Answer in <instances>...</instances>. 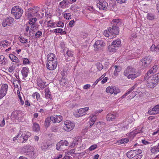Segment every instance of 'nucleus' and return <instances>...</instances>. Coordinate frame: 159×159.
<instances>
[{"mask_svg": "<svg viewBox=\"0 0 159 159\" xmlns=\"http://www.w3.org/2000/svg\"><path fill=\"white\" fill-rule=\"evenodd\" d=\"M113 25L112 28L110 27L107 30L104 31V35L106 37H109L110 39L114 38L116 35H118L119 32V26L121 24L120 20L114 19L111 23Z\"/></svg>", "mask_w": 159, "mask_h": 159, "instance_id": "obj_1", "label": "nucleus"}, {"mask_svg": "<svg viewBox=\"0 0 159 159\" xmlns=\"http://www.w3.org/2000/svg\"><path fill=\"white\" fill-rule=\"evenodd\" d=\"M31 134L29 132L24 131L23 132L20 129L18 134L13 138V140L15 141L17 140L18 142L19 143H23L26 142L28 138L30 136Z\"/></svg>", "mask_w": 159, "mask_h": 159, "instance_id": "obj_2", "label": "nucleus"}, {"mask_svg": "<svg viewBox=\"0 0 159 159\" xmlns=\"http://www.w3.org/2000/svg\"><path fill=\"white\" fill-rule=\"evenodd\" d=\"M23 12V9L17 6L13 7L11 10V13L16 19H19Z\"/></svg>", "mask_w": 159, "mask_h": 159, "instance_id": "obj_3", "label": "nucleus"}, {"mask_svg": "<svg viewBox=\"0 0 159 159\" xmlns=\"http://www.w3.org/2000/svg\"><path fill=\"white\" fill-rule=\"evenodd\" d=\"M144 80L146 82V85L149 88H153L157 85L156 82L151 77V75H146L144 77Z\"/></svg>", "mask_w": 159, "mask_h": 159, "instance_id": "obj_4", "label": "nucleus"}, {"mask_svg": "<svg viewBox=\"0 0 159 159\" xmlns=\"http://www.w3.org/2000/svg\"><path fill=\"white\" fill-rule=\"evenodd\" d=\"M39 8L38 7H34L33 8H30L26 12V15L28 17H31L33 16L37 17L39 10Z\"/></svg>", "mask_w": 159, "mask_h": 159, "instance_id": "obj_5", "label": "nucleus"}, {"mask_svg": "<svg viewBox=\"0 0 159 159\" xmlns=\"http://www.w3.org/2000/svg\"><path fill=\"white\" fill-rule=\"evenodd\" d=\"M64 125L63 126V129L67 131H71L75 127L74 123L69 120H66L64 121Z\"/></svg>", "mask_w": 159, "mask_h": 159, "instance_id": "obj_6", "label": "nucleus"}, {"mask_svg": "<svg viewBox=\"0 0 159 159\" xmlns=\"http://www.w3.org/2000/svg\"><path fill=\"white\" fill-rule=\"evenodd\" d=\"M152 57L150 56H148L143 58L141 61L140 64L143 68L147 66L151 62Z\"/></svg>", "mask_w": 159, "mask_h": 159, "instance_id": "obj_7", "label": "nucleus"}, {"mask_svg": "<svg viewBox=\"0 0 159 159\" xmlns=\"http://www.w3.org/2000/svg\"><path fill=\"white\" fill-rule=\"evenodd\" d=\"M105 45L102 40H98L96 41L94 45V50L95 51L100 50Z\"/></svg>", "mask_w": 159, "mask_h": 159, "instance_id": "obj_8", "label": "nucleus"}, {"mask_svg": "<svg viewBox=\"0 0 159 159\" xmlns=\"http://www.w3.org/2000/svg\"><path fill=\"white\" fill-rule=\"evenodd\" d=\"M142 151L140 149L130 150L126 154L127 157L129 158H132L138 153H141Z\"/></svg>", "mask_w": 159, "mask_h": 159, "instance_id": "obj_9", "label": "nucleus"}, {"mask_svg": "<svg viewBox=\"0 0 159 159\" xmlns=\"http://www.w3.org/2000/svg\"><path fill=\"white\" fill-rule=\"evenodd\" d=\"M14 20V19L11 16H9L7 17L3 20L2 26L3 27H5L7 26H10L13 23Z\"/></svg>", "mask_w": 159, "mask_h": 159, "instance_id": "obj_10", "label": "nucleus"}, {"mask_svg": "<svg viewBox=\"0 0 159 159\" xmlns=\"http://www.w3.org/2000/svg\"><path fill=\"white\" fill-rule=\"evenodd\" d=\"M8 85L7 84L2 85L0 90V99L2 98L6 95L8 89Z\"/></svg>", "mask_w": 159, "mask_h": 159, "instance_id": "obj_11", "label": "nucleus"}, {"mask_svg": "<svg viewBox=\"0 0 159 159\" xmlns=\"http://www.w3.org/2000/svg\"><path fill=\"white\" fill-rule=\"evenodd\" d=\"M139 72L136 69L130 66L128 67L124 72V75L125 76H127L128 74H134Z\"/></svg>", "mask_w": 159, "mask_h": 159, "instance_id": "obj_12", "label": "nucleus"}, {"mask_svg": "<svg viewBox=\"0 0 159 159\" xmlns=\"http://www.w3.org/2000/svg\"><path fill=\"white\" fill-rule=\"evenodd\" d=\"M148 112L150 115L159 114V104L156 105L153 108H150Z\"/></svg>", "mask_w": 159, "mask_h": 159, "instance_id": "obj_13", "label": "nucleus"}, {"mask_svg": "<svg viewBox=\"0 0 159 159\" xmlns=\"http://www.w3.org/2000/svg\"><path fill=\"white\" fill-rule=\"evenodd\" d=\"M57 62L48 61L46 65L48 69L50 70H53L55 69L57 66Z\"/></svg>", "mask_w": 159, "mask_h": 159, "instance_id": "obj_14", "label": "nucleus"}, {"mask_svg": "<svg viewBox=\"0 0 159 159\" xmlns=\"http://www.w3.org/2000/svg\"><path fill=\"white\" fill-rule=\"evenodd\" d=\"M97 6L99 7V9L105 10L107 8L108 3L104 0H100Z\"/></svg>", "mask_w": 159, "mask_h": 159, "instance_id": "obj_15", "label": "nucleus"}, {"mask_svg": "<svg viewBox=\"0 0 159 159\" xmlns=\"http://www.w3.org/2000/svg\"><path fill=\"white\" fill-rule=\"evenodd\" d=\"M11 116L12 118L18 119L22 116L21 111H15L12 112Z\"/></svg>", "mask_w": 159, "mask_h": 159, "instance_id": "obj_16", "label": "nucleus"}, {"mask_svg": "<svg viewBox=\"0 0 159 159\" xmlns=\"http://www.w3.org/2000/svg\"><path fill=\"white\" fill-rule=\"evenodd\" d=\"M52 121L54 123H59L62 119V116H61L54 115L51 116Z\"/></svg>", "mask_w": 159, "mask_h": 159, "instance_id": "obj_17", "label": "nucleus"}, {"mask_svg": "<svg viewBox=\"0 0 159 159\" xmlns=\"http://www.w3.org/2000/svg\"><path fill=\"white\" fill-rule=\"evenodd\" d=\"M37 84L41 89H43L47 85L46 83L44 82L41 78H39L37 79Z\"/></svg>", "mask_w": 159, "mask_h": 159, "instance_id": "obj_18", "label": "nucleus"}, {"mask_svg": "<svg viewBox=\"0 0 159 159\" xmlns=\"http://www.w3.org/2000/svg\"><path fill=\"white\" fill-rule=\"evenodd\" d=\"M67 55L68 56L66 58L67 61H73L74 60L75 57L74 56L73 52L70 51H68L66 52Z\"/></svg>", "mask_w": 159, "mask_h": 159, "instance_id": "obj_19", "label": "nucleus"}, {"mask_svg": "<svg viewBox=\"0 0 159 159\" xmlns=\"http://www.w3.org/2000/svg\"><path fill=\"white\" fill-rule=\"evenodd\" d=\"M48 61L57 62V57L53 53L48 54L47 56Z\"/></svg>", "mask_w": 159, "mask_h": 159, "instance_id": "obj_20", "label": "nucleus"}, {"mask_svg": "<svg viewBox=\"0 0 159 159\" xmlns=\"http://www.w3.org/2000/svg\"><path fill=\"white\" fill-rule=\"evenodd\" d=\"M140 75V72H136V73H134V74H128V75L126 76L128 79H131L132 80H133L138 77Z\"/></svg>", "mask_w": 159, "mask_h": 159, "instance_id": "obj_21", "label": "nucleus"}, {"mask_svg": "<svg viewBox=\"0 0 159 159\" xmlns=\"http://www.w3.org/2000/svg\"><path fill=\"white\" fill-rule=\"evenodd\" d=\"M21 72L23 77H26L29 72V68L25 67H23L21 70Z\"/></svg>", "mask_w": 159, "mask_h": 159, "instance_id": "obj_22", "label": "nucleus"}, {"mask_svg": "<svg viewBox=\"0 0 159 159\" xmlns=\"http://www.w3.org/2000/svg\"><path fill=\"white\" fill-rule=\"evenodd\" d=\"M89 110V107H86L84 108H80L78 110L80 115L81 116L85 115L87 113V111Z\"/></svg>", "mask_w": 159, "mask_h": 159, "instance_id": "obj_23", "label": "nucleus"}, {"mask_svg": "<svg viewBox=\"0 0 159 159\" xmlns=\"http://www.w3.org/2000/svg\"><path fill=\"white\" fill-rule=\"evenodd\" d=\"M116 117V115L115 113L113 114L110 113L107 116V119L108 121H112L114 120Z\"/></svg>", "mask_w": 159, "mask_h": 159, "instance_id": "obj_24", "label": "nucleus"}, {"mask_svg": "<svg viewBox=\"0 0 159 159\" xmlns=\"http://www.w3.org/2000/svg\"><path fill=\"white\" fill-rule=\"evenodd\" d=\"M157 65H154L149 70L146 75H151L152 74H153L157 71Z\"/></svg>", "mask_w": 159, "mask_h": 159, "instance_id": "obj_25", "label": "nucleus"}, {"mask_svg": "<svg viewBox=\"0 0 159 159\" xmlns=\"http://www.w3.org/2000/svg\"><path fill=\"white\" fill-rule=\"evenodd\" d=\"M143 128V127H142V128L140 129H138L136 130L133 131L132 132H131L130 134V136H132L133 137H134L135 136V135L138 134L140 133H141L143 132V131H142V129Z\"/></svg>", "mask_w": 159, "mask_h": 159, "instance_id": "obj_26", "label": "nucleus"}, {"mask_svg": "<svg viewBox=\"0 0 159 159\" xmlns=\"http://www.w3.org/2000/svg\"><path fill=\"white\" fill-rule=\"evenodd\" d=\"M9 57L11 60L13 62L18 63L20 61L18 58L12 54H10L9 55Z\"/></svg>", "mask_w": 159, "mask_h": 159, "instance_id": "obj_27", "label": "nucleus"}, {"mask_svg": "<svg viewBox=\"0 0 159 159\" xmlns=\"http://www.w3.org/2000/svg\"><path fill=\"white\" fill-rule=\"evenodd\" d=\"M7 62V60L4 56L3 55L0 56V65L2 66L5 65Z\"/></svg>", "mask_w": 159, "mask_h": 159, "instance_id": "obj_28", "label": "nucleus"}, {"mask_svg": "<svg viewBox=\"0 0 159 159\" xmlns=\"http://www.w3.org/2000/svg\"><path fill=\"white\" fill-rule=\"evenodd\" d=\"M111 43L115 47H119L120 46L121 41L120 39H117L113 41Z\"/></svg>", "mask_w": 159, "mask_h": 159, "instance_id": "obj_29", "label": "nucleus"}, {"mask_svg": "<svg viewBox=\"0 0 159 159\" xmlns=\"http://www.w3.org/2000/svg\"><path fill=\"white\" fill-rule=\"evenodd\" d=\"M151 77L154 80V81L157 84L158 82H159V73H157L153 76L151 75Z\"/></svg>", "mask_w": 159, "mask_h": 159, "instance_id": "obj_30", "label": "nucleus"}, {"mask_svg": "<svg viewBox=\"0 0 159 159\" xmlns=\"http://www.w3.org/2000/svg\"><path fill=\"white\" fill-rule=\"evenodd\" d=\"M51 120H52V119L51 117L46 118L44 123V125L46 128H47L50 126Z\"/></svg>", "mask_w": 159, "mask_h": 159, "instance_id": "obj_31", "label": "nucleus"}, {"mask_svg": "<svg viewBox=\"0 0 159 159\" xmlns=\"http://www.w3.org/2000/svg\"><path fill=\"white\" fill-rule=\"evenodd\" d=\"M56 149L57 150L63 151L65 149V148H63L61 145V143L59 142L57 144Z\"/></svg>", "mask_w": 159, "mask_h": 159, "instance_id": "obj_32", "label": "nucleus"}, {"mask_svg": "<svg viewBox=\"0 0 159 159\" xmlns=\"http://www.w3.org/2000/svg\"><path fill=\"white\" fill-rule=\"evenodd\" d=\"M31 148L32 147L30 146L26 145L23 147V150L25 152H29L31 151L33 152L32 150H31Z\"/></svg>", "mask_w": 159, "mask_h": 159, "instance_id": "obj_33", "label": "nucleus"}, {"mask_svg": "<svg viewBox=\"0 0 159 159\" xmlns=\"http://www.w3.org/2000/svg\"><path fill=\"white\" fill-rule=\"evenodd\" d=\"M33 129L34 131L37 132L40 130V127L39 124L36 123H33Z\"/></svg>", "mask_w": 159, "mask_h": 159, "instance_id": "obj_34", "label": "nucleus"}, {"mask_svg": "<svg viewBox=\"0 0 159 159\" xmlns=\"http://www.w3.org/2000/svg\"><path fill=\"white\" fill-rule=\"evenodd\" d=\"M45 92L46 94L45 95V97L46 98H49L50 99H52V96L49 94V90L48 89L46 88L45 90Z\"/></svg>", "mask_w": 159, "mask_h": 159, "instance_id": "obj_35", "label": "nucleus"}, {"mask_svg": "<svg viewBox=\"0 0 159 159\" xmlns=\"http://www.w3.org/2000/svg\"><path fill=\"white\" fill-rule=\"evenodd\" d=\"M32 96L34 98L36 97L37 100L38 101H40L41 100L40 95L37 92H35L33 94Z\"/></svg>", "mask_w": 159, "mask_h": 159, "instance_id": "obj_36", "label": "nucleus"}, {"mask_svg": "<svg viewBox=\"0 0 159 159\" xmlns=\"http://www.w3.org/2000/svg\"><path fill=\"white\" fill-rule=\"evenodd\" d=\"M151 151L152 153H155L158 152L159 150L157 146H155L151 148Z\"/></svg>", "mask_w": 159, "mask_h": 159, "instance_id": "obj_37", "label": "nucleus"}, {"mask_svg": "<svg viewBox=\"0 0 159 159\" xmlns=\"http://www.w3.org/2000/svg\"><path fill=\"white\" fill-rule=\"evenodd\" d=\"M114 89L113 88V86H109L106 89V91L107 93H109L112 94L113 93V90Z\"/></svg>", "mask_w": 159, "mask_h": 159, "instance_id": "obj_38", "label": "nucleus"}, {"mask_svg": "<svg viewBox=\"0 0 159 159\" xmlns=\"http://www.w3.org/2000/svg\"><path fill=\"white\" fill-rule=\"evenodd\" d=\"M50 145L47 143H43L41 146V148L43 150H45L47 149L50 146Z\"/></svg>", "mask_w": 159, "mask_h": 159, "instance_id": "obj_39", "label": "nucleus"}, {"mask_svg": "<svg viewBox=\"0 0 159 159\" xmlns=\"http://www.w3.org/2000/svg\"><path fill=\"white\" fill-rule=\"evenodd\" d=\"M114 67L115 68V69L114 72V75H115L116 76L118 75V73L119 72L120 70V67L116 65Z\"/></svg>", "mask_w": 159, "mask_h": 159, "instance_id": "obj_40", "label": "nucleus"}, {"mask_svg": "<svg viewBox=\"0 0 159 159\" xmlns=\"http://www.w3.org/2000/svg\"><path fill=\"white\" fill-rule=\"evenodd\" d=\"M59 142L61 143V145L63 148H64L65 146H68L69 144L68 142L66 140H61Z\"/></svg>", "mask_w": 159, "mask_h": 159, "instance_id": "obj_41", "label": "nucleus"}, {"mask_svg": "<svg viewBox=\"0 0 159 159\" xmlns=\"http://www.w3.org/2000/svg\"><path fill=\"white\" fill-rule=\"evenodd\" d=\"M115 48V47L111 44V46H110L108 47V50L110 52H115L116 50Z\"/></svg>", "mask_w": 159, "mask_h": 159, "instance_id": "obj_42", "label": "nucleus"}, {"mask_svg": "<svg viewBox=\"0 0 159 159\" xmlns=\"http://www.w3.org/2000/svg\"><path fill=\"white\" fill-rule=\"evenodd\" d=\"M129 141V139H122L121 140H119L118 143L120 144H122L125 143H126Z\"/></svg>", "mask_w": 159, "mask_h": 159, "instance_id": "obj_43", "label": "nucleus"}, {"mask_svg": "<svg viewBox=\"0 0 159 159\" xmlns=\"http://www.w3.org/2000/svg\"><path fill=\"white\" fill-rule=\"evenodd\" d=\"M9 44V42L7 40L2 41L0 43V46H7Z\"/></svg>", "mask_w": 159, "mask_h": 159, "instance_id": "obj_44", "label": "nucleus"}, {"mask_svg": "<svg viewBox=\"0 0 159 159\" xmlns=\"http://www.w3.org/2000/svg\"><path fill=\"white\" fill-rule=\"evenodd\" d=\"M96 66L99 71L101 70L103 68V66L101 63H97L96 64Z\"/></svg>", "mask_w": 159, "mask_h": 159, "instance_id": "obj_45", "label": "nucleus"}, {"mask_svg": "<svg viewBox=\"0 0 159 159\" xmlns=\"http://www.w3.org/2000/svg\"><path fill=\"white\" fill-rule=\"evenodd\" d=\"M113 88L114 89V90H113V93H114L115 95L117 94L120 92V89L116 87L113 86Z\"/></svg>", "mask_w": 159, "mask_h": 159, "instance_id": "obj_46", "label": "nucleus"}, {"mask_svg": "<svg viewBox=\"0 0 159 159\" xmlns=\"http://www.w3.org/2000/svg\"><path fill=\"white\" fill-rule=\"evenodd\" d=\"M55 24V23H54L52 21L49 20L47 22V25L48 27H52Z\"/></svg>", "mask_w": 159, "mask_h": 159, "instance_id": "obj_47", "label": "nucleus"}, {"mask_svg": "<svg viewBox=\"0 0 159 159\" xmlns=\"http://www.w3.org/2000/svg\"><path fill=\"white\" fill-rule=\"evenodd\" d=\"M155 18L154 16L151 13H148L147 16V19L149 20H152Z\"/></svg>", "mask_w": 159, "mask_h": 159, "instance_id": "obj_48", "label": "nucleus"}, {"mask_svg": "<svg viewBox=\"0 0 159 159\" xmlns=\"http://www.w3.org/2000/svg\"><path fill=\"white\" fill-rule=\"evenodd\" d=\"M37 20V19L36 17L32 18L29 20V23L30 25H31L32 24L35 23Z\"/></svg>", "mask_w": 159, "mask_h": 159, "instance_id": "obj_49", "label": "nucleus"}, {"mask_svg": "<svg viewBox=\"0 0 159 159\" xmlns=\"http://www.w3.org/2000/svg\"><path fill=\"white\" fill-rule=\"evenodd\" d=\"M60 5L62 7L64 8L67 5V3L66 1L63 0L60 2Z\"/></svg>", "mask_w": 159, "mask_h": 159, "instance_id": "obj_50", "label": "nucleus"}, {"mask_svg": "<svg viewBox=\"0 0 159 159\" xmlns=\"http://www.w3.org/2000/svg\"><path fill=\"white\" fill-rule=\"evenodd\" d=\"M51 129L53 132L57 131L58 130V128L57 126L55 125H53L51 127Z\"/></svg>", "mask_w": 159, "mask_h": 159, "instance_id": "obj_51", "label": "nucleus"}, {"mask_svg": "<svg viewBox=\"0 0 159 159\" xmlns=\"http://www.w3.org/2000/svg\"><path fill=\"white\" fill-rule=\"evenodd\" d=\"M137 85H138L137 84H135L133 86L131 87L128 90L130 93H131V92L133 91L135 89Z\"/></svg>", "mask_w": 159, "mask_h": 159, "instance_id": "obj_52", "label": "nucleus"}, {"mask_svg": "<svg viewBox=\"0 0 159 159\" xmlns=\"http://www.w3.org/2000/svg\"><path fill=\"white\" fill-rule=\"evenodd\" d=\"M54 30V32L55 33H60L61 34H62L61 33L63 31V30L62 29L57 28Z\"/></svg>", "mask_w": 159, "mask_h": 159, "instance_id": "obj_53", "label": "nucleus"}, {"mask_svg": "<svg viewBox=\"0 0 159 159\" xmlns=\"http://www.w3.org/2000/svg\"><path fill=\"white\" fill-rule=\"evenodd\" d=\"M21 43H26L27 40L24 38L23 37H21L19 39Z\"/></svg>", "mask_w": 159, "mask_h": 159, "instance_id": "obj_54", "label": "nucleus"}, {"mask_svg": "<svg viewBox=\"0 0 159 159\" xmlns=\"http://www.w3.org/2000/svg\"><path fill=\"white\" fill-rule=\"evenodd\" d=\"M42 34V32L40 31H38L35 34V36L36 38H39L40 36H41Z\"/></svg>", "mask_w": 159, "mask_h": 159, "instance_id": "obj_55", "label": "nucleus"}, {"mask_svg": "<svg viewBox=\"0 0 159 159\" xmlns=\"http://www.w3.org/2000/svg\"><path fill=\"white\" fill-rule=\"evenodd\" d=\"M141 153H138L135 156H134V159H140L142 157V156L140 154Z\"/></svg>", "mask_w": 159, "mask_h": 159, "instance_id": "obj_56", "label": "nucleus"}, {"mask_svg": "<svg viewBox=\"0 0 159 159\" xmlns=\"http://www.w3.org/2000/svg\"><path fill=\"white\" fill-rule=\"evenodd\" d=\"M57 25L58 27H63L64 25V23L62 22L59 21L57 23Z\"/></svg>", "mask_w": 159, "mask_h": 159, "instance_id": "obj_57", "label": "nucleus"}, {"mask_svg": "<svg viewBox=\"0 0 159 159\" xmlns=\"http://www.w3.org/2000/svg\"><path fill=\"white\" fill-rule=\"evenodd\" d=\"M92 117L90 121L91 122L94 124L96 120V116L95 115H92Z\"/></svg>", "mask_w": 159, "mask_h": 159, "instance_id": "obj_58", "label": "nucleus"}, {"mask_svg": "<svg viewBox=\"0 0 159 159\" xmlns=\"http://www.w3.org/2000/svg\"><path fill=\"white\" fill-rule=\"evenodd\" d=\"M97 148V145L96 144H94L91 146L89 149L90 151H92Z\"/></svg>", "mask_w": 159, "mask_h": 159, "instance_id": "obj_59", "label": "nucleus"}, {"mask_svg": "<svg viewBox=\"0 0 159 159\" xmlns=\"http://www.w3.org/2000/svg\"><path fill=\"white\" fill-rule=\"evenodd\" d=\"M156 48H157V46L156 47V46L155 45L153 44L151 46V47L150 48V50L152 51H155L157 52Z\"/></svg>", "mask_w": 159, "mask_h": 159, "instance_id": "obj_60", "label": "nucleus"}, {"mask_svg": "<svg viewBox=\"0 0 159 159\" xmlns=\"http://www.w3.org/2000/svg\"><path fill=\"white\" fill-rule=\"evenodd\" d=\"M77 111L75 112L74 113V116L76 117H79L81 116L80 115V113L78 110H77Z\"/></svg>", "mask_w": 159, "mask_h": 159, "instance_id": "obj_61", "label": "nucleus"}, {"mask_svg": "<svg viewBox=\"0 0 159 159\" xmlns=\"http://www.w3.org/2000/svg\"><path fill=\"white\" fill-rule=\"evenodd\" d=\"M71 16L70 13H65L64 14V17L66 19H69Z\"/></svg>", "mask_w": 159, "mask_h": 159, "instance_id": "obj_62", "label": "nucleus"}, {"mask_svg": "<svg viewBox=\"0 0 159 159\" xmlns=\"http://www.w3.org/2000/svg\"><path fill=\"white\" fill-rule=\"evenodd\" d=\"M91 87V85L90 84H87L84 85L83 88L84 89H88Z\"/></svg>", "mask_w": 159, "mask_h": 159, "instance_id": "obj_63", "label": "nucleus"}, {"mask_svg": "<svg viewBox=\"0 0 159 159\" xmlns=\"http://www.w3.org/2000/svg\"><path fill=\"white\" fill-rule=\"evenodd\" d=\"M75 21L74 20L70 21L69 23V26L70 27H72L74 25Z\"/></svg>", "mask_w": 159, "mask_h": 159, "instance_id": "obj_64", "label": "nucleus"}]
</instances>
